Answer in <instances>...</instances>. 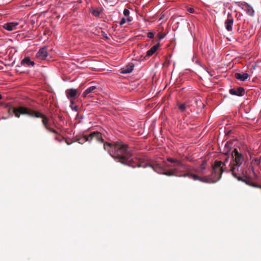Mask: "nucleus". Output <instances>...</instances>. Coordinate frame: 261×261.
Returning <instances> with one entry per match:
<instances>
[{
    "label": "nucleus",
    "mask_w": 261,
    "mask_h": 261,
    "mask_svg": "<svg viewBox=\"0 0 261 261\" xmlns=\"http://www.w3.org/2000/svg\"><path fill=\"white\" fill-rule=\"evenodd\" d=\"M167 161L169 164L165 163L167 170L159 164L148 165L155 172L159 174L168 176H176L179 177H190L194 180H199L200 177L197 175L189 173V172L195 170L191 166L184 164L181 161L176 158H168Z\"/></svg>",
    "instance_id": "1"
},
{
    "label": "nucleus",
    "mask_w": 261,
    "mask_h": 261,
    "mask_svg": "<svg viewBox=\"0 0 261 261\" xmlns=\"http://www.w3.org/2000/svg\"><path fill=\"white\" fill-rule=\"evenodd\" d=\"M104 149L107 150L111 156L116 161L126 165L132 168L143 167V166L138 158H134L132 149L127 145L116 143L111 144L106 143L103 144Z\"/></svg>",
    "instance_id": "2"
},
{
    "label": "nucleus",
    "mask_w": 261,
    "mask_h": 261,
    "mask_svg": "<svg viewBox=\"0 0 261 261\" xmlns=\"http://www.w3.org/2000/svg\"><path fill=\"white\" fill-rule=\"evenodd\" d=\"M11 111H12V113L17 118H19L20 115H26L30 117L36 118L40 117L42 119V123L47 130L54 133H56L55 129L50 128L48 126L49 121L48 118L39 112L33 110L24 106H19L17 108L11 107L9 109V112H10Z\"/></svg>",
    "instance_id": "3"
},
{
    "label": "nucleus",
    "mask_w": 261,
    "mask_h": 261,
    "mask_svg": "<svg viewBox=\"0 0 261 261\" xmlns=\"http://www.w3.org/2000/svg\"><path fill=\"white\" fill-rule=\"evenodd\" d=\"M240 148H234L231 152L232 158L235 164H230V171L233 176L239 180H241L247 183L245 177L243 176V171L241 167L243 161L244 156L240 152Z\"/></svg>",
    "instance_id": "4"
},
{
    "label": "nucleus",
    "mask_w": 261,
    "mask_h": 261,
    "mask_svg": "<svg viewBox=\"0 0 261 261\" xmlns=\"http://www.w3.org/2000/svg\"><path fill=\"white\" fill-rule=\"evenodd\" d=\"M222 162L216 161L215 162L213 167V171L210 177H204L200 178L199 181L205 183H215L219 180L221 177L223 171V167L221 166Z\"/></svg>",
    "instance_id": "5"
},
{
    "label": "nucleus",
    "mask_w": 261,
    "mask_h": 261,
    "mask_svg": "<svg viewBox=\"0 0 261 261\" xmlns=\"http://www.w3.org/2000/svg\"><path fill=\"white\" fill-rule=\"evenodd\" d=\"M47 47L43 46L39 49L36 54V58L39 60H45L48 56Z\"/></svg>",
    "instance_id": "6"
},
{
    "label": "nucleus",
    "mask_w": 261,
    "mask_h": 261,
    "mask_svg": "<svg viewBox=\"0 0 261 261\" xmlns=\"http://www.w3.org/2000/svg\"><path fill=\"white\" fill-rule=\"evenodd\" d=\"M89 138H90V142L92 140H95L101 143L103 142V139L102 138L101 134L97 131L91 133L89 135Z\"/></svg>",
    "instance_id": "7"
},
{
    "label": "nucleus",
    "mask_w": 261,
    "mask_h": 261,
    "mask_svg": "<svg viewBox=\"0 0 261 261\" xmlns=\"http://www.w3.org/2000/svg\"><path fill=\"white\" fill-rule=\"evenodd\" d=\"M233 23V19L231 14L228 13L227 14V18L225 21V29L229 32L232 31V25Z\"/></svg>",
    "instance_id": "8"
},
{
    "label": "nucleus",
    "mask_w": 261,
    "mask_h": 261,
    "mask_svg": "<svg viewBox=\"0 0 261 261\" xmlns=\"http://www.w3.org/2000/svg\"><path fill=\"white\" fill-rule=\"evenodd\" d=\"M229 92L231 95L242 96L245 93V90L243 87H240L237 89L231 88L229 89Z\"/></svg>",
    "instance_id": "9"
},
{
    "label": "nucleus",
    "mask_w": 261,
    "mask_h": 261,
    "mask_svg": "<svg viewBox=\"0 0 261 261\" xmlns=\"http://www.w3.org/2000/svg\"><path fill=\"white\" fill-rule=\"evenodd\" d=\"M98 89V87L95 86H91L84 91L82 96L84 97H86L90 93H96L97 92Z\"/></svg>",
    "instance_id": "10"
},
{
    "label": "nucleus",
    "mask_w": 261,
    "mask_h": 261,
    "mask_svg": "<svg viewBox=\"0 0 261 261\" xmlns=\"http://www.w3.org/2000/svg\"><path fill=\"white\" fill-rule=\"evenodd\" d=\"M18 25V23L17 22H10L5 23L3 27L7 31H12L15 30Z\"/></svg>",
    "instance_id": "11"
},
{
    "label": "nucleus",
    "mask_w": 261,
    "mask_h": 261,
    "mask_svg": "<svg viewBox=\"0 0 261 261\" xmlns=\"http://www.w3.org/2000/svg\"><path fill=\"white\" fill-rule=\"evenodd\" d=\"M65 93L68 99L73 98L76 96L77 90L73 88L68 89L66 90Z\"/></svg>",
    "instance_id": "12"
},
{
    "label": "nucleus",
    "mask_w": 261,
    "mask_h": 261,
    "mask_svg": "<svg viewBox=\"0 0 261 261\" xmlns=\"http://www.w3.org/2000/svg\"><path fill=\"white\" fill-rule=\"evenodd\" d=\"M232 144L229 142H227L222 149H221V152L224 155H229L231 149Z\"/></svg>",
    "instance_id": "13"
},
{
    "label": "nucleus",
    "mask_w": 261,
    "mask_h": 261,
    "mask_svg": "<svg viewBox=\"0 0 261 261\" xmlns=\"http://www.w3.org/2000/svg\"><path fill=\"white\" fill-rule=\"evenodd\" d=\"M234 76L237 79L241 81H245L247 79L249 78V74L246 73H243L242 74L240 73H236Z\"/></svg>",
    "instance_id": "14"
},
{
    "label": "nucleus",
    "mask_w": 261,
    "mask_h": 261,
    "mask_svg": "<svg viewBox=\"0 0 261 261\" xmlns=\"http://www.w3.org/2000/svg\"><path fill=\"white\" fill-rule=\"evenodd\" d=\"M206 162L205 161H203L202 163L201 164L199 168L194 170V171L196 172L199 174H204L205 173V170L206 169Z\"/></svg>",
    "instance_id": "15"
},
{
    "label": "nucleus",
    "mask_w": 261,
    "mask_h": 261,
    "mask_svg": "<svg viewBox=\"0 0 261 261\" xmlns=\"http://www.w3.org/2000/svg\"><path fill=\"white\" fill-rule=\"evenodd\" d=\"M160 46V43H158L153 45L150 49H149L146 53L147 57L151 56L155 51L159 49Z\"/></svg>",
    "instance_id": "16"
},
{
    "label": "nucleus",
    "mask_w": 261,
    "mask_h": 261,
    "mask_svg": "<svg viewBox=\"0 0 261 261\" xmlns=\"http://www.w3.org/2000/svg\"><path fill=\"white\" fill-rule=\"evenodd\" d=\"M21 64L26 65L28 66H34L35 64L34 61H31L30 57H26L21 61Z\"/></svg>",
    "instance_id": "17"
},
{
    "label": "nucleus",
    "mask_w": 261,
    "mask_h": 261,
    "mask_svg": "<svg viewBox=\"0 0 261 261\" xmlns=\"http://www.w3.org/2000/svg\"><path fill=\"white\" fill-rule=\"evenodd\" d=\"M177 106L181 113L185 112L186 110L189 108V105L185 102H178L177 103Z\"/></svg>",
    "instance_id": "18"
},
{
    "label": "nucleus",
    "mask_w": 261,
    "mask_h": 261,
    "mask_svg": "<svg viewBox=\"0 0 261 261\" xmlns=\"http://www.w3.org/2000/svg\"><path fill=\"white\" fill-rule=\"evenodd\" d=\"M244 8L248 15L250 16H253L254 15V11L250 5L248 4H245L244 5Z\"/></svg>",
    "instance_id": "19"
},
{
    "label": "nucleus",
    "mask_w": 261,
    "mask_h": 261,
    "mask_svg": "<svg viewBox=\"0 0 261 261\" xmlns=\"http://www.w3.org/2000/svg\"><path fill=\"white\" fill-rule=\"evenodd\" d=\"M134 68V65L132 64L129 66H127L124 68L122 69L121 73L123 74L129 73L133 71Z\"/></svg>",
    "instance_id": "20"
},
{
    "label": "nucleus",
    "mask_w": 261,
    "mask_h": 261,
    "mask_svg": "<svg viewBox=\"0 0 261 261\" xmlns=\"http://www.w3.org/2000/svg\"><path fill=\"white\" fill-rule=\"evenodd\" d=\"M79 143L80 144H83L84 143H85V142H87V141H89L90 142V138H89V136H84L81 138H80L78 140H77Z\"/></svg>",
    "instance_id": "21"
},
{
    "label": "nucleus",
    "mask_w": 261,
    "mask_h": 261,
    "mask_svg": "<svg viewBox=\"0 0 261 261\" xmlns=\"http://www.w3.org/2000/svg\"><path fill=\"white\" fill-rule=\"evenodd\" d=\"M260 163V158H255L252 161V164H254L255 165H258Z\"/></svg>",
    "instance_id": "22"
},
{
    "label": "nucleus",
    "mask_w": 261,
    "mask_h": 261,
    "mask_svg": "<svg viewBox=\"0 0 261 261\" xmlns=\"http://www.w3.org/2000/svg\"><path fill=\"white\" fill-rule=\"evenodd\" d=\"M224 155V156L223 158V160H224L223 165L226 166V164L228 162L229 157V155Z\"/></svg>",
    "instance_id": "23"
},
{
    "label": "nucleus",
    "mask_w": 261,
    "mask_h": 261,
    "mask_svg": "<svg viewBox=\"0 0 261 261\" xmlns=\"http://www.w3.org/2000/svg\"><path fill=\"white\" fill-rule=\"evenodd\" d=\"M130 14L129 10L127 9H124L123 10V14L126 17H128Z\"/></svg>",
    "instance_id": "24"
},
{
    "label": "nucleus",
    "mask_w": 261,
    "mask_h": 261,
    "mask_svg": "<svg viewBox=\"0 0 261 261\" xmlns=\"http://www.w3.org/2000/svg\"><path fill=\"white\" fill-rule=\"evenodd\" d=\"M92 14L96 17H98L100 14V12L98 10H94L92 11Z\"/></svg>",
    "instance_id": "25"
},
{
    "label": "nucleus",
    "mask_w": 261,
    "mask_h": 261,
    "mask_svg": "<svg viewBox=\"0 0 261 261\" xmlns=\"http://www.w3.org/2000/svg\"><path fill=\"white\" fill-rule=\"evenodd\" d=\"M187 11L189 13H195L194 9L193 8H191V7H187Z\"/></svg>",
    "instance_id": "26"
},
{
    "label": "nucleus",
    "mask_w": 261,
    "mask_h": 261,
    "mask_svg": "<svg viewBox=\"0 0 261 261\" xmlns=\"http://www.w3.org/2000/svg\"><path fill=\"white\" fill-rule=\"evenodd\" d=\"M147 37L149 38L152 39L154 38V35L153 33H152V32H149L147 33Z\"/></svg>",
    "instance_id": "27"
},
{
    "label": "nucleus",
    "mask_w": 261,
    "mask_h": 261,
    "mask_svg": "<svg viewBox=\"0 0 261 261\" xmlns=\"http://www.w3.org/2000/svg\"><path fill=\"white\" fill-rule=\"evenodd\" d=\"M126 22V19L125 18H122L120 21V25H122L123 24H124Z\"/></svg>",
    "instance_id": "28"
},
{
    "label": "nucleus",
    "mask_w": 261,
    "mask_h": 261,
    "mask_svg": "<svg viewBox=\"0 0 261 261\" xmlns=\"http://www.w3.org/2000/svg\"><path fill=\"white\" fill-rule=\"evenodd\" d=\"M251 169V170H252L253 174L254 175H255V173L254 171H253V167H249V169Z\"/></svg>",
    "instance_id": "29"
},
{
    "label": "nucleus",
    "mask_w": 261,
    "mask_h": 261,
    "mask_svg": "<svg viewBox=\"0 0 261 261\" xmlns=\"http://www.w3.org/2000/svg\"><path fill=\"white\" fill-rule=\"evenodd\" d=\"M127 21L128 22H130L132 21V19L128 16V17H127Z\"/></svg>",
    "instance_id": "30"
},
{
    "label": "nucleus",
    "mask_w": 261,
    "mask_h": 261,
    "mask_svg": "<svg viewBox=\"0 0 261 261\" xmlns=\"http://www.w3.org/2000/svg\"><path fill=\"white\" fill-rule=\"evenodd\" d=\"M164 38V36H161L159 37V40H162Z\"/></svg>",
    "instance_id": "31"
},
{
    "label": "nucleus",
    "mask_w": 261,
    "mask_h": 261,
    "mask_svg": "<svg viewBox=\"0 0 261 261\" xmlns=\"http://www.w3.org/2000/svg\"><path fill=\"white\" fill-rule=\"evenodd\" d=\"M74 110H75V111H77V108L76 106H75L74 107V109H73Z\"/></svg>",
    "instance_id": "32"
},
{
    "label": "nucleus",
    "mask_w": 261,
    "mask_h": 261,
    "mask_svg": "<svg viewBox=\"0 0 261 261\" xmlns=\"http://www.w3.org/2000/svg\"><path fill=\"white\" fill-rule=\"evenodd\" d=\"M195 102L196 103V104L198 105V100L197 99H195Z\"/></svg>",
    "instance_id": "33"
},
{
    "label": "nucleus",
    "mask_w": 261,
    "mask_h": 261,
    "mask_svg": "<svg viewBox=\"0 0 261 261\" xmlns=\"http://www.w3.org/2000/svg\"><path fill=\"white\" fill-rule=\"evenodd\" d=\"M2 98V95L0 94V99Z\"/></svg>",
    "instance_id": "34"
}]
</instances>
